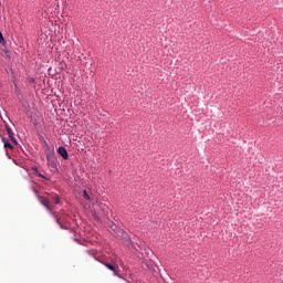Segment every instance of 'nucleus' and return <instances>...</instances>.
I'll list each match as a JSON object with an SVG mask.
<instances>
[{"instance_id":"39448f33","label":"nucleus","mask_w":283,"mask_h":283,"mask_svg":"<svg viewBox=\"0 0 283 283\" xmlns=\"http://www.w3.org/2000/svg\"><path fill=\"white\" fill-rule=\"evenodd\" d=\"M9 138L14 145H17V138H14V135L12 134V129H8Z\"/></svg>"},{"instance_id":"f03ea898","label":"nucleus","mask_w":283,"mask_h":283,"mask_svg":"<svg viewBox=\"0 0 283 283\" xmlns=\"http://www.w3.org/2000/svg\"><path fill=\"white\" fill-rule=\"evenodd\" d=\"M104 265L106 266V269H108V271H112L114 275L118 276V271H119L118 265H114L112 263H104Z\"/></svg>"},{"instance_id":"1a4fd4ad","label":"nucleus","mask_w":283,"mask_h":283,"mask_svg":"<svg viewBox=\"0 0 283 283\" xmlns=\"http://www.w3.org/2000/svg\"><path fill=\"white\" fill-rule=\"evenodd\" d=\"M39 178H45V176L41 175V172H35Z\"/></svg>"},{"instance_id":"9d476101","label":"nucleus","mask_w":283,"mask_h":283,"mask_svg":"<svg viewBox=\"0 0 283 283\" xmlns=\"http://www.w3.org/2000/svg\"><path fill=\"white\" fill-rule=\"evenodd\" d=\"M56 222H57V224H61V221L59 219H56Z\"/></svg>"},{"instance_id":"9b49d317","label":"nucleus","mask_w":283,"mask_h":283,"mask_svg":"<svg viewBox=\"0 0 283 283\" xmlns=\"http://www.w3.org/2000/svg\"><path fill=\"white\" fill-rule=\"evenodd\" d=\"M52 157L51 156H48V160H50Z\"/></svg>"},{"instance_id":"6e6552de","label":"nucleus","mask_w":283,"mask_h":283,"mask_svg":"<svg viewBox=\"0 0 283 283\" xmlns=\"http://www.w3.org/2000/svg\"><path fill=\"white\" fill-rule=\"evenodd\" d=\"M83 197L85 198V200H90V195L87 193V190L83 191Z\"/></svg>"},{"instance_id":"0eeeda50","label":"nucleus","mask_w":283,"mask_h":283,"mask_svg":"<svg viewBox=\"0 0 283 283\" xmlns=\"http://www.w3.org/2000/svg\"><path fill=\"white\" fill-rule=\"evenodd\" d=\"M4 148L6 149H13L14 147L12 146V144L4 142Z\"/></svg>"},{"instance_id":"20e7f679","label":"nucleus","mask_w":283,"mask_h":283,"mask_svg":"<svg viewBox=\"0 0 283 283\" xmlns=\"http://www.w3.org/2000/svg\"><path fill=\"white\" fill-rule=\"evenodd\" d=\"M52 200L54 201L55 205H60L61 203V198L59 197V195L53 193L51 195Z\"/></svg>"},{"instance_id":"423d86ee","label":"nucleus","mask_w":283,"mask_h":283,"mask_svg":"<svg viewBox=\"0 0 283 283\" xmlns=\"http://www.w3.org/2000/svg\"><path fill=\"white\" fill-rule=\"evenodd\" d=\"M0 43L1 45H6V39L3 38V33L0 31Z\"/></svg>"},{"instance_id":"f257e3e1","label":"nucleus","mask_w":283,"mask_h":283,"mask_svg":"<svg viewBox=\"0 0 283 283\" xmlns=\"http://www.w3.org/2000/svg\"><path fill=\"white\" fill-rule=\"evenodd\" d=\"M38 200L40 205H43V207L48 209V211H52L54 209V206L52 205V202H50V199H48L46 197L39 196Z\"/></svg>"},{"instance_id":"7ed1b4c3","label":"nucleus","mask_w":283,"mask_h":283,"mask_svg":"<svg viewBox=\"0 0 283 283\" xmlns=\"http://www.w3.org/2000/svg\"><path fill=\"white\" fill-rule=\"evenodd\" d=\"M57 154H60V156H62L64 160H67L69 155H67V149H65V147L63 146L59 147Z\"/></svg>"}]
</instances>
